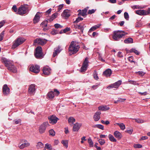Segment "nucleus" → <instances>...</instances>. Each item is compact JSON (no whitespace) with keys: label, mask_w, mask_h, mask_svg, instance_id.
I'll use <instances>...</instances> for the list:
<instances>
[{"label":"nucleus","mask_w":150,"mask_h":150,"mask_svg":"<svg viewBox=\"0 0 150 150\" xmlns=\"http://www.w3.org/2000/svg\"><path fill=\"white\" fill-rule=\"evenodd\" d=\"M132 8L134 9H139V8H143L144 7H142V6H139L138 5H134L132 6Z\"/></svg>","instance_id":"nucleus-47"},{"label":"nucleus","mask_w":150,"mask_h":150,"mask_svg":"<svg viewBox=\"0 0 150 150\" xmlns=\"http://www.w3.org/2000/svg\"><path fill=\"white\" fill-rule=\"evenodd\" d=\"M25 41V39L22 38H18L13 43L12 45V48L14 49L18 46L19 45L22 44Z\"/></svg>","instance_id":"nucleus-4"},{"label":"nucleus","mask_w":150,"mask_h":150,"mask_svg":"<svg viewBox=\"0 0 150 150\" xmlns=\"http://www.w3.org/2000/svg\"><path fill=\"white\" fill-rule=\"evenodd\" d=\"M146 10H138L135 11L136 14L140 16L146 15Z\"/></svg>","instance_id":"nucleus-24"},{"label":"nucleus","mask_w":150,"mask_h":150,"mask_svg":"<svg viewBox=\"0 0 150 150\" xmlns=\"http://www.w3.org/2000/svg\"><path fill=\"white\" fill-rule=\"evenodd\" d=\"M49 126L50 125L47 122H44L38 128L39 132L40 134L44 133L45 132L46 128Z\"/></svg>","instance_id":"nucleus-5"},{"label":"nucleus","mask_w":150,"mask_h":150,"mask_svg":"<svg viewBox=\"0 0 150 150\" xmlns=\"http://www.w3.org/2000/svg\"><path fill=\"white\" fill-rule=\"evenodd\" d=\"M96 11V9H92L91 10H89L88 12V14H91L94 13Z\"/></svg>","instance_id":"nucleus-54"},{"label":"nucleus","mask_w":150,"mask_h":150,"mask_svg":"<svg viewBox=\"0 0 150 150\" xmlns=\"http://www.w3.org/2000/svg\"><path fill=\"white\" fill-rule=\"evenodd\" d=\"M54 26L55 27V28H62V26L57 23H56L54 24Z\"/></svg>","instance_id":"nucleus-56"},{"label":"nucleus","mask_w":150,"mask_h":150,"mask_svg":"<svg viewBox=\"0 0 150 150\" xmlns=\"http://www.w3.org/2000/svg\"><path fill=\"white\" fill-rule=\"evenodd\" d=\"M88 142L90 147H93V142L91 137H89L88 140Z\"/></svg>","instance_id":"nucleus-39"},{"label":"nucleus","mask_w":150,"mask_h":150,"mask_svg":"<svg viewBox=\"0 0 150 150\" xmlns=\"http://www.w3.org/2000/svg\"><path fill=\"white\" fill-rule=\"evenodd\" d=\"M75 121V119L72 117H70L68 120V122L71 126H72Z\"/></svg>","instance_id":"nucleus-28"},{"label":"nucleus","mask_w":150,"mask_h":150,"mask_svg":"<svg viewBox=\"0 0 150 150\" xmlns=\"http://www.w3.org/2000/svg\"><path fill=\"white\" fill-rule=\"evenodd\" d=\"M83 20V18L81 17H79L77 18L76 21H74V23H77L79 22L80 21H82Z\"/></svg>","instance_id":"nucleus-48"},{"label":"nucleus","mask_w":150,"mask_h":150,"mask_svg":"<svg viewBox=\"0 0 150 150\" xmlns=\"http://www.w3.org/2000/svg\"><path fill=\"white\" fill-rule=\"evenodd\" d=\"M70 15V11L68 9H66L64 10L62 14V17H68Z\"/></svg>","instance_id":"nucleus-22"},{"label":"nucleus","mask_w":150,"mask_h":150,"mask_svg":"<svg viewBox=\"0 0 150 150\" xmlns=\"http://www.w3.org/2000/svg\"><path fill=\"white\" fill-rule=\"evenodd\" d=\"M58 13H54L52 16L48 19V20L50 22L52 21L54 19L56 18L58 15Z\"/></svg>","instance_id":"nucleus-27"},{"label":"nucleus","mask_w":150,"mask_h":150,"mask_svg":"<svg viewBox=\"0 0 150 150\" xmlns=\"http://www.w3.org/2000/svg\"><path fill=\"white\" fill-rule=\"evenodd\" d=\"M121 83L122 81L121 80H119L115 83L110 85L107 88H115L117 89L121 84Z\"/></svg>","instance_id":"nucleus-15"},{"label":"nucleus","mask_w":150,"mask_h":150,"mask_svg":"<svg viewBox=\"0 0 150 150\" xmlns=\"http://www.w3.org/2000/svg\"><path fill=\"white\" fill-rule=\"evenodd\" d=\"M59 143V141L58 140L55 139L54 141V146L57 145Z\"/></svg>","instance_id":"nucleus-63"},{"label":"nucleus","mask_w":150,"mask_h":150,"mask_svg":"<svg viewBox=\"0 0 150 150\" xmlns=\"http://www.w3.org/2000/svg\"><path fill=\"white\" fill-rule=\"evenodd\" d=\"M43 74L46 76L50 75L51 73V69L48 66L45 67L43 69Z\"/></svg>","instance_id":"nucleus-13"},{"label":"nucleus","mask_w":150,"mask_h":150,"mask_svg":"<svg viewBox=\"0 0 150 150\" xmlns=\"http://www.w3.org/2000/svg\"><path fill=\"white\" fill-rule=\"evenodd\" d=\"M9 71H10L13 73H16L17 71V69L16 67H15L14 64L13 66L10 67V69H8Z\"/></svg>","instance_id":"nucleus-31"},{"label":"nucleus","mask_w":150,"mask_h":150,"mask_svg":"<svg viewBox=\"0 0 150 150\" xmlns=\"http://www.w3.org/2000/svg\"><path fill=\"white\" fill-rule=\"evenodd\" d=\"M127 34V33H125L124 31H114L113 32L112 37L114 40L115 41H118L121 38L125 36Z\"/></svg>","instance_id":"nucleus-2"},{"label":"nucleus","mask_w":150,"mask_h":150,"mask_svg":"<svg viewBox=\"0 0 150 150\" xmlns=\"http://www.w3.org/2000/svg\"><path fill=\"white\" fill-rule=\"evenodd\" d=\"M51 27L50 26H47L46 27H44L43 28V30L45 31L49 30L50 28Z\"/></svg>","instance_id":"nucleus-64"},{"label":"nucleus","mask_w":150,"mask_h":150,"mask_svg":"<svg viewBox=\"0 0 150 150\" xmlns=\"http://www.w3.org/2000/svg\"><path fill=\"white\" fill-rule=\"evenodd\" d=\"M112 73L111 69H108L103 72V74L106 77H110Z\"/></svg>","instance_id":"nucleus-21"},{"label":"nucleus","mask_w":150,"mask_h":150,"mask_svg":"<svg viewBox=\"0 0 150 150\" xmlns=\"http://www.w3.org/2000/svg\"><path fill=\"white\" fill-rule=\"evenodd\" d=\"M133 120H135L136 122L138 123H142L145 122L144 120L139 118L134 119Z\"/></svg>","instance_id":"nucleus-41"},{"label":"nucleus","mask_w":150,"mask_h":150,"mask_svg":"<svg viewBox=\"0 0 150 150\" xmlns=\"http://www.w3.org/2000/svg\"><path fill=\"white\" fill-rule=\"evenodd\" d=\"M41 16V13L40 12H38L36 13L33 19V21L34 23H37L39 21L40 17Z\"/></svg>","instance_id":"nucleus-18"},{"label":"nucleus","mask_w":150,"mask_h":150,"mask_svg":"<svg viewBox=\"0 0 150 150\" xmlns=\"http://www.w3.org/2000/svg\"><path fill=\"white\" fill-rule=\"evenodd\" d=\"M30 71L34 73L37 74L40 71V67L37 65H32L29 68Z\"/></svg>","instance_id":"nucleus-8"},{"label":"nucleus","mask_w":150,"mask_h":150,"mask_svg":"<svg viewBox=\"0 0 150 150\" xmlns=\"http://www.w3.org/2000/svg\"><path fill=\"white\" fill-rule=\"evenodd\" d=\"M93 127L94 128H97L102 130L104 129V126L101 125L97 124L93 125Z\"/></svg>","instance_id":"nucleus-37"},{"label":"nucleus","mask_w":150,"mask_h":150,"mask_svg":"<svg viewBox=\"0 0 150 150\" xmlns=\"http://www.w3.org/2000/svg\"><path fill=\"white\" fill-rule=\"evenodd\" d=\"M61 143L63 145L64 147L67 149L68 146V141L67 140H63L61 141Z\"/></svg>","instance_id":"nucleus-26"},{"label":"nucleus","mask_w":150,"mask_h":150,"mask_svg":"<svg viewBox=\"0 0 150 150\" xmlns=\"http://www.w3.org/2000/svg\"><path fill=\"white\" fill-rule=\"evenodd\" d=\"M133 131V129H130L129 130H127L125 131V132L129 134H132V132Z\"/></svg>","instance_id":"nucleus-60"},{"label":"nucleus","mask_w":150,"mask_h":150,"mask_svg":"<svg viewBox=\"0 0 150 150\" xmlns=\"http://www.w3.org/2000/svg\"><path fill=\"white\" fill-rule=\"evenodd\" d=\"M48 22V21L47 20L44 21L41 23V25L43 27H46L47 26Z\"/></svg>","instance_id":"nucleus-46"},{"label":"nucleus","mask_w":150,"mask_h":150,"mask_svg":"<svg viewBox=\"0 0 150 150\" xmlns=\"http://www.w3.org/2000/svg\"><path fill=\"white\" fill-rule=\"evenodd\" d=\"M88 58L86 57L83 62L82 66L81 68V71H85L87 69V68L88 66Z\"/></svg>","instance_id":"nucleus-10"},{"label":"nucleus","mask_w":150,"mask_h":150,"mask_svg":"<svg viewBox=\"0 0 150 150\" xmlns=\"http://www.w3.org/2000/svg\"><path fill=\"white\" fill-rule=\"evenodd\" d=\"M58 33V32L57 30L53 29L51 32V34L53 35H56Z\"/></svg>","instance_id":"nucleus-53"},{"label":"nucleus","mask_w":150,"mask_h":150,"mask_svg":"<svg viewBox=\"0 0 150 150\" xmlns=\"http://www.w3.org/2000/svg\"><path fill=\"white\" fill-rule=\"evenodd\" d=\"M98 108L99 110L105 111L106 110H108L109 109V107H107L106 106H100L98 107Z\"/></svg>","instance_id":"nucleus-32"},{"label":"nucleus","mask_w":150,"mask_h":150,"mask_svg":"<svg viewBox=\"0 0 150 150\" xmlns=\"http://www.w3.org/2000/svg\"><path fill=\"white\" fill-rule=\"evenodd\" d=\"M34 55L35 57L38 59H41L43 57L44 55L42 52L41 47L38 46L36 48Z\"/></svg>","instance_id":"nucleus-3"},{"label":"nucleus","mask_w":150,"mask_h":150,"mask_svg":"<svg viewBox=\"0 0 150 150\" xmlns=\"http://www.w3.org/2000/svg\"><path fill=\"white\" fill-rule=\"evenodd\" d=\"M134 147L135 148H140L142 147V146L139 144H134Z\"/></svg>","instance_id":"nucleus-51"},{"label":"nucleus","mask_w":150,"mask_h":150,"mask_svg":"<svg viewBox=\"0 0 150 150\" xmlns=\"http://www.w3.org/2000/svg\"><path fill=\"white\" fill-rule=\"evenodd\" d=\"M116 125H118L120 127L121 129L122 130H124L125 129V126L124 124L123 123H116Z\"/></svg>","instance_id":"nucleus-38"},{"label":"nucleus","mask_w":150,"mask_h":150,"mask_svg":"<svg viewBox=\"0 0 150 150\" xmlns=\"http://www.w3.org/2000/svg\"><path fill=\"white\" fill-rule=\"evenodd\" d=\"M101 122L102 123L106 125H108L110 123V122L108 120H106L105 121L103 120H102L101 121Z\"/></svg>","instance_id":"nucleus-59"},{"label":"nucleus","mask_w":150,"mask_h":150,"mask_svg":"<svg viewBox=\"0 0 150 150\" xmlns=\"http://www.w3.org/2000/svg\"><path fill=\"white\" fill-rule=\"evenodd\" d=\"M47 97L50 100L53 99L54 97V92L52 91L49 92L47 94Z\"/></svg>","instance_id":"nucleus-25"},{"label":"nucleus","mask_w":150,"mask_h":150,"mask_svg":"<svg viewBox=\"0 0 150 150\" xmlns=\"http://www.w3.org/2000/svg\"><path fill=\"white\" fill-rule=\"evenodd\" d=\"M82 124L78 122L74 124L73 128V131L74 132H78Z\"/></svg>","instance_id":"nucleus-17"},{"label":"nucleus","mask_w":150,"mask_h":150,"mask_svg":"<svg viewBox=\"0 0 150 150\" xmlns=\"http://www.w3.org/2000/svg\"><path fill=\"white\" fill-rule=\"evenodd\" d=\"M93 76L94 79L96 80H98V74L96 71H95L93 73Z\"/></svg>","instance_id":"nucleus-44"},{"label":"nucleus","mask_w":150,"mask_h":150,"mask_svg":"<svg viewBox=\"0 0 150 150\" xmlns=\"http://www.w3.org/2000/svg\"><path fill=\"white\" fill-rule=\"evenodd\" d=\"M54 95L55 94L56 96H58L59 94V92L57 89H55L54 91Z\"/></svg>","instance_id":"nucleus-58"},{"label":"nucleus","mask_w":150,"mask_h":150,"mask_svg":"<svg viewBox=\"0 0 150 150\" xmlns=\"http://www.w3.org/2000/svg\"><path fill=\"white\" fill-rule=\"evenodd\" d=\"M1 62L4 64L5 66L8 69H10V67L13 64L12 61L4 57L2 58Z\"/></svg>","instance_id":"nucleus-7"},{"label":"nucleus","mask_w":150,"mask_h":150,"mask_svg":"<svg viewBox=\"0 0 150 150\" xmlns=\"http://www.w3.org/2000/svg\"><path fill=\"white\" fill-rule=\"evenodd\" d=\"M3 94L5 96L8 95L10 92V90L6 84H5L3 87Z\"/></svg>","instance_id":"nucleus-16"},{"label":"nucleus","mask_w":150,"mask_h":150,"mask_svg":"<svg viewBox=\"0 0 150 150\" xmlns=\"http://www.w3.org/2000/svg\"><path fill=\"white\" fill-rule=\"evenodd\" d=\"M108 138L109 140L112 142H116L117 140L115 139L114 136L111 134H109L108 135Z\"/></svg>","instance_id":"nucleus-34"},{"label":"nucleus","mask_w":150,"mask_h":150,"mask_svg":"<svg viewBox=\"0 0 150 150\" xmlns=\"http://www.w3.org/2000/svg\"><path fill=\"white\" fill-rule=\"evenodd\" d=\"M70 30V28H66L65 29L63 30H62L61 31L59 32L60 34H62L63 33H65L66 32Z\"/></svg>","instance_id":"nucleus-43"},{"label":"nucleus","mask_w":150,"mask_h":150,"mask_svg":"<svg viewBox=\"0 0 150 150\" xmlns=\"http://www.w3.org/2000/svg\"><path fill=\"white\" fill-rule=\"evenodd\" d=\"M44 144L41 142H38L36 145V147L37 149H39L43 148Z\"/></svg>","instance_id":"nucleus-36"},{"label":"nucleus","mask_w":150,"mask_h":150,"mask_svg":"<svg viewBox=\"0 0 150 150\" xmlns=\"http://www.w3.org/2000/svg\"><path fill=\"white\" fill-rule=\"evenodd\" d=\"M63 7V4L60 5L58 8V12H59Z\"/></svg>","instance_id":"nucleus-61"},{"label":"nucleus","mask_w":150,"mask_h":150,"mask_svg":"<svg viewBox=\"0 0 150 150\" xmlns=\"http://www.w3.org/2000/svg\"><path fill=\"white\" fill-rule=\"evenodd\" d=\"M80 47V46L77 42L76 41H72L69 48V51L71 53L70 55L76 53L79 51Z\"/></svg>","instance_id":"nucleus-1"},{"label":"nucleus","mask_w":150,"mask_h":150,"mask_svg":"<svg viewBox=\"0 0 150 150\" xmlns=\"http://www.w3.org/2000/svg\"><path fill=\"white\" fill-rule=\"evenodd\" d=\"M28 8V5L27 4H24L21 5L18 8L17 13L21 15L25 13Z\"/></svg>","instance_id":"nucleus-6"},{"label":"nucleus","mask_w":150,"mask_h":150,"mask_svg":"<svg viewBox=\"0 0 150 150\" xmlns=\"http://www.w3.org/2000/svg\"><path fill=\"white\" fill-rule=\"evenodd\" d=\"M87 11V9H84L79 14V15L80 14L82 16H83L84 17H85L86 16V12Z\"/></svg>","instance_id":"nucleus-35"},{"label":"nucleus","mask_w":150,"mask_h":150,"mask_svg":"<svg viewBox=\"0 0 150 150\" xmlns=\"http://www.w3.org/2000/svg\"><path fill=\"white\" fill-rule=\"evenodd\" d=\"M130 52H134L136 54L138 55L139 54V52L137 50L134 49H132L129 51Z\"/></svg>","instance_id":"nucleus-42"},{"label":"nucleus","mask_w":150,"mask_h":150,"mask_svg":"<svg viewBox=\"0 0 150 150\" xmlns=\"http://www.w3.org/2000/svg\"><path fill=\"white\" fill-rule=\"evenodd\" d=\"M128 81L129 82V83L134 85H139V84L138 83L135 81L129 80Z\"/></svg>","instance_id":"nucleus-45"},{"label":"nucleus","mask_w":150,"mask_h":150,"mask_svg":"<svg viewBox=\"0 0 150 150\" xmlns=\"http://www.w3.org/2000/svg\"><path fill=\"white\" fill-rule=\"evenodd\" d=\"M28 146V143H27V141L26 142L23 143L21 144L19 143L18 144V147L20 149H23L25 147H27Z\"/></svg>","instance_id":"nucleus-30"},{"label":"nucleus","mask_w":150,"mask_h":150,"mask_svg":"<svg viewBox=\"0 0 150 150\" xmlns=\"http://www.w3.org/2000/svg\"><path fill=\"white\" fill-rule=\"evenodd\" d=\"M101 113V112H96L95 113L93 118L95 121H97L100 119Z\"/></svg>","instance_id":"nucleus-20"},{"label":"nucleus","mask_w":150,"mask_h":150,"mask_svg":"<svg viewBox=\"0 0 150 150\" xmlns=\"http://www.w3.org/2000/svg\"><path fill=\"white\" fill-rule=\"evenodd\" d=\"M100 24H98L93 26L89 30V32H91L96 30L97 28L100 27Z\"/></svg>","instance_id":"nucleus-29"},{"label":"nucleus","mask_w":150,"mask_h":150,"mask_svg":"<svg viewBox=\"0 0 150 150\" xmlns=\"http://www.w3.org/2000/svg\"><path fill=\"white\" fill-rule=\"evenodd\" d=\"M35 85L34 84H31L29 86V96H33L35 93Z\"/></svg>","instance_id":"nucleus-9"},{"label":"nucleus","mask_w":150,"mask_h":150,"mask_svg":"<svg viewBox=\"0 0 150 150\" xmlns=\"http://www.w3.org/2000/svg\"><path fill=\"white\" fill-rule=\"evenodd\" d=\"M124 42L125 43H131L133 42V40L132 38H128L124 40Z\"/></svg>","instance_id":"nucleus-33"},{"label":"nucleus","mask_w":150,"mask_h":150,"mask_svg":"<svg viewBox=\"0 0 150 150\" xmlns=\"http://www.w3.org/2000/svg\"><path fill=\"white\" fill-rule=\"evenodd\" d=\"M49 132L50 135L54 136L55 135V132L53 129H51L49 131Z\"/></svg>","instance_id":"nucleus-50"},{"label":"nucleus","mask_w":150,"mask_h":150,"mask_svg":"<svg viewBox=\"0 0 150 150\" xmlns=\"http://www.w3.org/2000/svg\"><path fill=\"white\" fill-rule=\"evenodd\" d=\"M136 73L137 74H138L139 75L141 76H143L145 74V73L144 72L142 71L136 72Z\"/></svg>","instance_id":"nucleus-57"},{"label":"nucleus","mask_w":150,"mask_h":150,"mask_svg":"<svg viewBox=\"0 0 150 150\" xmlns=\"http://www.w3.org/2000/svg\"><path fill=\"white\" fill-rule=\"evenodd\" d=\"M48 118L49 120L50 123L52 124L56 123L57 120H59V119L54 115L50 116Z\"/></svg>","instance_id":"nucleus-12"},{"label":"nucleus","mask_w":150,"mask_h":150,"mask_svg":"<svg viewBox=\"0 0 150 150\" xmlns=\"http://www.w3.org/2000/svg\"><path fill=\"white\" fill-rule=\"evenodd\" d=\"M98 141L100 144L101 145H103L105 143V140L102 139H99Z\"/></svg>","instance_id":"nucleus-49"},{"label":"nucleus","mask_w":150,"mask_h":150,"mask_svg":"<svg viewBox=\"0 0 150 150\" xmlns=\"http://www.w3.org/2000/svg\"><path fill=\"white\" fill-rule=\"evenodd\" d=\"M61 50V47L60 46H59L57 47L54 48V51L53 54V57H55Z\"/></svg>","instance_id":"nucleus-19"},{"label":"nucleus","mask_w":150,"mask_h":150,"mask_svg":"<svg viewBox=\"0 0 150 150\" xmlns=\"http://www.w3.org/2000/svg\"><path fill=\"white\" fill-rule=\"evenodd\" d=\"M85 25L83 23H80L79 24L74 25V28L75 29H80L82 33L83 32L84 28L86 27Z\"/></svg>","instance_id":"nucleus-14"},{"label":"nucleus","mask_w":150,"mask_h":150,"mask_svg":"<svg viewBox=\"0 0 150 150\" xmlns=\"http://www.w3.org/2000/svg\"><path fill=\"white\" fill-rule=\"evenodd\" d=\"M47 41V40L45 39L37 38L34 41V43L43 45L46 43Z\"/></svg>","instance_id":"nucleus-11"},{"label":"nucleus","mask_w":150,"mask_h":150,"mask_svg":"<svg viewBox=\"0 0 150 150\" xmlns=\"http://www.w3.org/2000/svg\"><path fill=\"white\" fill-rule=\"evenodd\" d=\"M46 149H48L49 150H52V148L51 145L48 143L46 144H45L44 149L45 150Z\"/></svg>","instance_id":"nucleus-40"},{"label":"nucleus","mask_w":150,"mask_h":150,"mask_svg":"<svg viewBox=\"0 0 150 150\" xmlns=\"http://www.w3.org/2000/svg\"><path fill=\"white\" fill-rule=\"evenodd\" d=\"M12 9L14 11V12H16L17 11V8L16 7V5H14L12 8Z\"/></svg>","instance_id":"nucleus-62"},{"label":"nucleus","mask_w":150,"mask_h":150,"mask_svg":"<svg viewBox=\"0 0 150 150\" xmlns=\"http://www.w3.org/2000/svg\"><path fill=\"white\" fill-rule=\"evenodd\" d=\"M113 134L115 137L118 139H120L122 137L121 133L117 131H115L114 132Z\"/></svg>","instance_id":"nucleus-23"},{"label":"nucleus","mask_w":150,"mask_h":150,"mask_svg":"<svg viewBox=\"0 0 150 150\" xmlns=\"http://www.w3.org/2000/svg\"><path fill=\"white\" fill-rule=\"evenodd\" d=\"M4 34V31H3L0 34V41H1L3 39Z\"/></svg>","instance_id":"nucleus-55"},{"label":"nucleus","mask_w":150,"mask_h":150,"mask_svg":"<svg viewBox=\"0 0 150 150\" xmlns=\"http://www.w3.org/2000/svg\"><path fill=\"white\" fill-rule=\"evenodd\" d=\"M124 16L125 18L127 20H128L129 18V16L128 13L127 12H125L124 13Z\"/></svg>","instance_id":"nucleus-52"}]
</instances>
